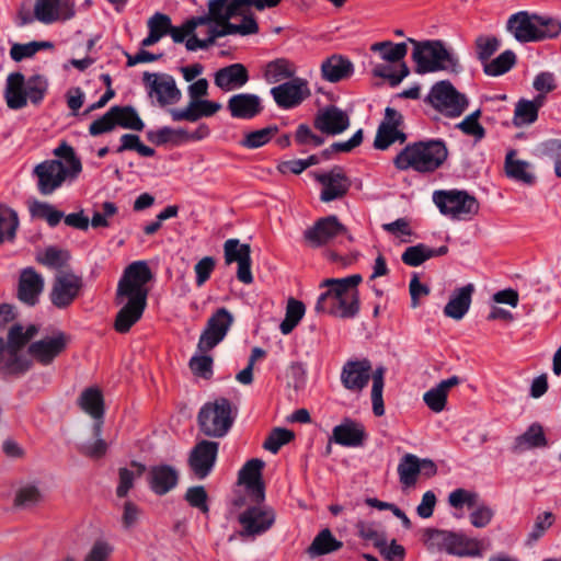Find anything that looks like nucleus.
Segmentation results:
<instances>
[{
  "mask_svg": "<svg viewBox=\"0 0 561 561\" xmlns=\"http://www.w3.org/2000/svg\"><path fill=\"white\" fill-rule=\"evenodd\" d=\"M71 337L64 331H54L28 345L27 353L33 360L42 366L50 365L68 347Z\"/></svg>",
  "mask_w": 561,
  "mask_h": 561,
  "instance_id": "obj_17",
  "label": "nucleus"
},
{
  "mask_svg": "<svg viewBox=\"0 0 561 561\" xmlns=\"http://www.w3.org/2000/svg\"><path fill=\"white\" fill-rule=\"evenodd\" d=\"M44 289V279L34 268L28 267L21 272L18 287V297L26 305L34 306Z\"/></svg>",
  "mask_w": 561,
  "mask_h": 561,
  "instance_id": "obj_29",
  "label": "nucleus"
},
{
  "mask_svg": "<svg viewBox=\"0 0 561 561\" xmlns=\"http://www.w3.org/2000/svg\"><path fill=\"white\" fill-rule=\"evenodd\" d=\"M414 49L412 59L416 64L417 73L435 72L439 70H454L458 66V59L450 54L440 41L417 42L409 38Z\"/></svg>",
  "mask_w": 561,
  "mask_h": 561,
  "instance_id": "obj_9",
  "label": "nucleus"
},
{
  "mask_svg": "<svg viewBox=\"0 0 561 561\" xmlns=\"http://www.w3.org/2000/svg\"><path fill=\"white\" fill-rule=\"evenodd\" d=\"M28 210L33 218L43 219L50 227H56L64 217L51 204L36 199L28 203Z\"/></svg>",
  "mask_w": 561,
  "mask_h": 561,
  "instance_id": "obj_47",
  "label": "nucleus"
},
{
  "mask_svg": "<svg viewBox=\"0 0 561 561\" xmlns=\"http://www.w3.org/2000/svg\"><path fill=\"white\" fill-rule=\"evenodd\" d=\"M275 519L276 514L272 507L261 505V503L249 506L238 516V522L241 526L238 536L243 539H254L270 530Z\"/></svg>",
  "mask_w": 561,
  "mask_h": 561,
  "instance_id": "obj_14",
  "label": "nucleus"
},
{
  "mask_svg": "<svg viewBox=\"0 0 561 561\" xmlns=\"http://www.w3.org/2000/svg\"><path fill=\"white\" fill-rule=\"evenodd\" d=\"M131 466L137 469L136 473L127 468H121L118 471L119 482L116 489L118 497H125L130 489H133L135 478L141 477L146 471V466L140 462L133 461Z\"/></svg>",
  "mask_w": 561,
  "mask_h": 561,
  "instance_id": "obj_54",
  "label": "nucleus"
},
{
  "mask_svg": "<svg viewBox=\"0 0 561 561\" xmlns=\"http://www.w3.org/2000/svg\"><path fill=\"white\" fill-rule=\"evenodd\" d=\"M42 500L43 494L38 485L34 483H26L16 490L14 505L21 508H28L37 505Z\"/></svg>",
  "mask_w": 561,
  "mask_h": 561,
  "instance_id": "obj_50",
  "label": "nucleus"
},
{
  "mask_svg": "<svg viewBox=\"0 0 561 561\" xmlns=\"http://www.w3.org/2000/svg\"><path fill=\"white\" fill-rule=\"evenodd\" d=\"M48 89L47 79L41 75L31 76L27 80L21 72H11L7 77L4 100L11 110H21L27 105V101L39 104Z\"/></svg>",
  "mask_w": 561,
  "mask_h": 561,
  "instance_id": "obj_8",
  "label": "nucleus"
},
{
  "mask_svg": "<svg viewBox=\"0 0 561 561\" xmlns=\"http://www.w3.org/2000/svg\"><path fill=\"white\" fill-rule=\"evenodd\" d=\"M305 305L294 298H289L286 306L285 319L282 321L279 329L285 335L289 334L300 322L305 314Z\"/></svg>",
  "mask_w": 561,
  "mask_h": 561,
  "instance_id": "obj_48",
  "label": "nucleus"
},
{
  "mask_svg": "<svg viewBox=\"0 0 561 561\" xmlns=\"http://www.w3.org/2000/svg\"><path fill=\"white\" fill-rule=\"evenodd\" d=\"M474 47L478 59L484 65L499 49L500 41L495 36L480 35L474 41Z\"/></svg>",
  "mask_w": 561,
  "mask_h": 561,
  "instance_id": "obj_58",
  "label": "nucleus"
},
{
  "mask_svg": "<svg viewBox=\"0 0 561 561\" xmlns=\"http://www.w3.org/2000/svg\"><path fill=\"white\" fill-rule=\"evenodd\" d=\"M206 354L201 353V355L193 356L188 362V366L195 376L210 379L213 376V358Z\"/></svg>",
  "mask_w": 561,
  "mask_h": 561,
  "instance_id": "obj_62",
  "label": "nucleus"
},
{
  "mask_svg": "<svg viewBox=\"0 0 561 561\" xmlns=\"http://www.w3.org/2000/svg\"><path fill=\"white\" fill-rule=\"evenodd\" d=\"M178 480V471L168 465L154 466L149 471V485L158 495H163L175 488Z\"/></svg>",
  "mask_w": 561,
  "mask_h": 561,
  "instance_id": "obj_35",
  "label": "nucleus"
},
{
  "mask_svg": "<svg viewBox=\"0 0 561 561\" xmlns=\"http://www.w3.org/2000/svg\"><path fill=\"white\" fill-rule=\"evenodd\" d=\"M35 324H30L25 330L21 324H14L9 330L8 343H4L3 353L4 375H21L32 367V362L20 355V351L37 334Z\"/></svg>",
  "mask_w": 561,
  "mask_h": 561,
  "instance_id": "obj_10",
  "label": "nucleus"
},
{
  "mask_svg": "<svg viewBox=\"0 0 561 561\" xmlns=\"http://www.w3.org/2000/svg\"><path fill=\"white\" fill-rule=\"evenodd\" d=\"M69 259L70 255L68 251L49 247L44 251L42 256L38 257V262L51 268H61L67 264Z\"/></svg>",
  "mask_w": 561,
  "mask_h": 561,
  "instance_id": "obj_61",
  "label": "nucleus"
},
{
  "mask_svg": "<svg viewBox=\"0 0 561 561\" xmlns=\"http://www.w3.org/2000/svg\"><path fill=\"white\" fill-rule=\"evenodd\" d=\"M547 439L541 425L535 423L531 424L528 430L515 440L514 450L517 453L525 451L527 449L545 447Z\"/></svg>",
  "mask_w": 561,
  "mask_h": 561,
  "instance_id": "obj_46",
  "label": "nucleus"
},
{
  "mask_svg": "<svg viewBox=\"0 0 561 561\" xmlns=\"http://www.w3.org/2000/svg\"><path fill=\"white\" fill-rule=\"evenodd\" d=\"M473 291V284H467L466 286L457 288L446 304L444 314L454 320H461L471 306Z\"/></svg>",
  "mask_w": 561,
  "mask_h": 561,
  "instance_id": "obj_34",
  "label": "nucleus"
},
{
  "mask_svg": "<svg viewBox=\"0 0 561 561\" xmlns=\"http://www.w3.org/2000/svg\"><path fill=\"white\" fill-rule=\"evenodd\" d=\"M275 103L284 110L300 105L311 95L308 81L296 77L271 89Z\"/></svg>",
  "mask_w": 561,
  "mask_h": 561,
  "instance_id": "obj_20",
  "label": "nucleus"
},
{
  "mask_svg": "<svg viewBox=\"0 0 561 561\" xmlns=\"http://www.w3.org/2000/svg\"><path fill=\"white\" fill-rule=\"evenodd\" d=\"M373 75L387 79L391 87H396L409 75V68L403 61L399 65L398 69L389 65H376L373 69Z\"/></svg>",
  "mask_w": 561,
  "mask_h": 561,
  "instance_id": "obj_55",
  "label": "nucleus"
},
{
  "mask_svg": "<svg viewBox=\"0 0 561 561\" xmlns=\"http://www.w3.org/2000/svg\"><path fill=\"white\" fill-rule=\"evenodd\" d=\"M202 28L201 24L198 23V20L196 16H193L188 20H186L181 26H172L170 24V31L168 34L171 35L172 39L175 43H182L187 37H192L193 35H196L198 37L199 30Z\"/></svg>",
  "mask_w": 561,
  "mask_h": 561,
  "instance_id": "obj_57",
  "label": "nucleus"
},
{
  "mask_svg": "<svg viewBox=\"0 0 561 561\" xmlns=\"http://www.w3.org/2000/svg\"><path fill=\"white\" fill-rule=\"evenodd\" d=\"M116 128L115 118L112 107L98 119L93 121L89 126V134L91 136H100L111 133Z\"/></svg>",
  "mask_w": 561,
  "mask_h": 561,
  "instance_id": "obj_64",
  "label": "nucleus"
},
{
  "mask_svg": "<svg viewBox=\"0 0 561 561\" xmlns=\"http://www.w3.org/2000/svg\"><path fill=\"white\" fill-rule=\"evenodd\" d=\"M75 14L72 4L60 3L59 0H36L34 7L35 18L45 24H50L59 19L68 20Z\"/></svg>",
  "mask_w": 561,
  "mask_h": 561,
  "instance_id": "obj_31",
  "label": "nucleus"
},
{
  "mask_svg": "<svg viewBox=\"0 0 561 561\" xmlns=\"http://www.w3.org/2000/svg\"><path fill=\"white\" fill-rule=\"evenodd\" d=\"M403 116L397 110L387 107L385 117L380 123L374 141V147L379 150H386L394 142L404 144L407 135L401 130Z\"/></svg>",
  "mask_w": 561,
  "mask_h": 561,
  "instance_id": "obj_21",
  "label": "nucleus"
},
{
  "mask_svg": "<svg viewBox=\"0 0 561 561\" xmlns=\"http://www.w3.org/2000/svg\"><path fill=\"white\" fill-rule=\"evenodd\" d=\"M57 159H49L38 163L34 168L37 178V190L42 195H50L69 179H76L82 170L80 159L75 149L62 141L53 151Z\"/></svg>",
  "mask_w": 561,
  "mask_h": 561,
  "instance_id": "obj_4",
  "label": "nucleus"
},
{
  "mask_svg": "<svg viewBox=\"0 0 561 561\" xmlns=\"http://www.w3.org/2000/svg\"><path fill=\"white\" fill-rule=\"evenodd\" d=\"M197 423L201 433L207 437L221 438L226 436L233 424L229 400L218 398L213 402L205 403L197 414Z\"/></svg>",
  "mask_w": 561,
  "mask_h": 561,
  "instance_id": "obj_11",
  "label": "nucleus"
},
{
  "mask_svg": "<svg viewBox=\"0 0 561 561\" xmlns=\"http://www.w3.org/2000/svg\"><path fill=\"white\" fill-rule=\"evenodd\" d=\"M225 261L227 264L238 263L237 278L243 284H251L253 276L251 272V248L249 244H241L238 239H228L224 244Z\"/></svg>",
  "mask_w": 561,
  "mask_h": 561,
  "instance_id": "obj_25",
  "label": "nucleus"
},
{
  "mask_svg": "<svg viewBox=\"0 0 561 561\" xmlns=\"http://www.w3.org/2000/svg\"><path fill=\"white\" fill-rule=\"evenodd\" d=\"M316 179L322 185L320 199L325 203L343 198L352 185L341 167H334L329 172L318 174Z\"/></svg>",
  "mask_w": 561,
  "mask_h": 561,
  "instance_id": "obj_26",
  "label": "nucleus"
},
{
  "mask_svg": "<svg viewBox=\"0 0 561 561\" xmlns=\"http://www.w3.org/2000/svg\"><path fill=\"white\" fill-rule=\"evenodd\" d=\"M481 111L477 110L473 113L467 115L460 123L456 125L462 134L472 137L476 142L482 140L485 137V128L479 123Z\"/></svg>",
  "mask_w": 561,
  "mask_h": 561,
  "instance_id": "obj_52",
  "label": "nucleus"
},
{
  "mask_svg": "<svg viewBox=\"0 0 561 561\" xmlns=\"http://www.w3.org/2000/svg\"><path fill=\"white\" fill-rule=\"evenodd\" d=\"M227 107L234 118L251 119L259 115L263 106L261 99L255 94H234L228 100Z\"/></svg>",
  "mask_w": 561,
  "mask_h": 561,
  "instance_id": "obj_32",
  "label": "nucleus"
},
{
  "mask_svg": "<svg viewBox=\"0 0 561 561\" xmlns=\"http://www.w3.org/2000/svg\"><path fill=\"white\" fill-rule=\"evenodd\" d=\"M366 438L364 426L352 420L344 419L340 425H336L332 431L330 442H334L341 446L358 447L362 446Z\"/></svg>",
  "mask_w": 561,
  "mask_h": 561,
  "instance_id": "obj_28",
  "label": "nucleus"
},
{
  "mask_svg": "<svg viewBox=\"0 0 561 561\" xmlns=\"http://www.w3.org/2000/svg\"><path fill=\"white\" fill-rule=\"evenodd\" d=\"M264 462L253 458L245 462L239 471L238 482L245 489L247 495L254 504L263 503L265 500V485L262 481V469Z\"/></svg>",
  "mask_w": 561,
  "mask_h": 561,
  "instance_id": "obj_24",
  "label": "nucleus"
},
{
  "mask_svg": "<svg viewBox=\"0 0 561 561\" xmlns=\"http://www.w3.org/2000/svg\"><path fill=\"white\" fill-rule=\"evenodd\" d=\"M447 252L448 248L446 245L433 249L424 243H419L407 248L401 255V260L405 265L415 267L432 257L445 255Z\"/></svg>",
  "mask_w": 561,
  "mask_h": 561,
  "instance_id": "obj_38",
  "label": "nucleus"
},
{
  "mask_svg": "<svg viewBox=\"0 0 561 561\" xmlns=\"http://www.w3.org/2000/svg\"><path fill=\"white\" fill-rule=\"evenodd\" d=\"M19 227L18 214L5 206H0V244L12 241Z\"/></svg>",
  "mask_w": 561,
  "mask_h": 561,
  "instance_id": "obj_49",
  "label": "nucleus"
},
{
  "mask_svg": "<svg viewBox=\"0 0 561 561\" xmlns=\"http://www.w3.org/2000/svg\"><path fill=\"white\" fill-rule=\"evenodd\" d=\"M460 381L458 376H451L426 391L423 396V400L427 408L435 413L444 411L449 390L458 386Z\"/></svg>",
  "mask_w": 561,
  "mask_h": 561,
  "instance_id": "obj_36",
  "label": "nucleus"
},
{
  "mask_svg": "<svg viewBox=\"0 0 561 561\" xmlns=\"http://www.w3.org/2000/svg\"><path fill=\"white\" fill-rule=\"evenodd\" d=\"M516 62V55L512 50H505L495 59L483 65V70L488 76L497 77L510 71Z\"/></svg>",
  "mask_w": 561,
  "mask_h": 561,
  "instance_id": "obj_51",
  "label": "nucleus"
},
{
  "mask_svg": "<svg viewBox=\"0 0 561 561\" xmlns=\"http://www.w3.org/2000/svg\"><path fill=\"white\" fill-rule=\"evenodd\" d=\"M219 443L202 439L195 444L188 456V466L198 479H205L215 467Z\"/></svg>",
  "mask_w": 561,
  "mask_h": 561,
  "instance_id": "obj_23",
  "label": "nucleus"
},
{
  "mask_svg": "<svg viewBox=\"0 0 561 561\" xmlns=\"http://www.w3.org/2000/svg\"><path fill=\"white\" fill-rule=\"evenodd\" d=\"M142 81L147 88L148 95L156 98L161 106L178 103L182 98L174 78L170 75L145 72Z\"/></svg>",
  "mask_w": 561,
  "mask_h": 561,
  "instance_id": "obj_19",
  "label": "nucleus"
},
{
  "mask_svg": "<svg viewBox=\"0 0 561 561\" xmlns=\"http://www.w3.org/2000/svg\"><path fill=\"white\" fill-rule=\"evenodd\" d=\"M249 81V72L242 64H232L218 69L214 76L215 84L229 92L242 88Z\"/></svg>",
  "mask_w": 561,
  "mask_h": 561,
  "instance_id": "obj_30",
  "label": "nucleus"
},
{
  "mask_svg": "<svg viewBox=\"0 0 561 561\" xmlns=\"http://www.w3.org/2000/svg\"><path fill=\"white\" fill-rule=\"evenodd\" d=\"M276 126H268L262 129H257L247 134L240 141V145L249 149L259 148L267 144L276 135Z\"/></svg>",
  "mask_w": 561,
  "mask_h": 561,
  "instance_id": "obj_56",
  "label": "nucleus"
},
{
  "mask_svg": "<svg viewBox=\"0 0 561 561\" xmlns=\"http://www.w3.org/2000/svg\"><path fill=\"white\" fill-rule=\"evenodd\" d=\"M385 371L386 369L383 367H378L373 371L371 363L367 358L347 360L341 371L342 385L345 389L355 393L362 392L371 378V402L373 411L376 416H382L385 414L382 399Z\"/></svg>",
  "mask_w": 561,
  "mask_h": 561,
  "instance_id": "obj_5",
  "label": "nucleus"
},
{
  "mask_svg": "<svg viewBox=\"0 0 561 561\" xmlns=\"http://www.w3.org/2000/svg\"><path fill=\"white\" fill-rule=\"evenodd\" d=\"M208 12L196 16L202 28L185 42L190 51L207 49L219 37L228 35H253L259 32V24L252 14H243L242 0H209Z\"/></svg>",
  "mask_w": 561,
  "mask_h": 561,
  "instance_id": "obj_1",
  "label": "nucleus"
},
{
  "mask_svg": "<svg viewBox=\"0 0 561 561\" xmlns=\"http://www.w3.org/2000/svg\"><path fill=\"white\" fill-rule=\"evenodd\" d=\"M321 72L327 81L339 82L352 75L353 65L348 59L333 55L322 62Z\"/></svg>",
  "mask_w": 561,
  "mask_h": 561,
  "instance_id": "obj_37",
  "label": "nucleus"
},
{
  "mask_svg": "<svg viewBox=\"0 0 561 561\" xmlns=\"http://www.w3.org/2000/svg\"><path fill=\"white\" fill-rule=\"evenodd\" d=\"M78 404L82 411L88 413L94 420H101L104 415V399L99 388L90 387L84 389L79 399Z\"/></svg>",
  "mask_w": 561,
  "mask_h": 561,
  "instance_id": "obj_39",
  "label": "nucleus"
},
{
  "mask_svg": "<svg viewBox=\"0 0 561 561\" xmlns=\"http://www.w3.org/2000/svg\"><path fill=\"white\" fill-rule=\"evenodd\" d=\"M294 437L295 435L291 431L277 427L271 432L268 437L265 439L263 447L266 450L276 454L282 446L288 444L290 440L294 439Z\"/></svg>",
  "mask_w": 561,
  "mask_h": 561,
  "instance_id": "obj_59",
  "label": "nucleus"
},
{
  "mask_svg": "<svg viewBox=\"0 0 561 561\" xmlns=\"http://www.w3.org/2000/svg\"><path fill=\"white\" fill-rule=\"evenodd\" d=\"M421 471L420 459L415 455L405 454L398 465V474L402 486L405 489L414 486Z\"/></svg>",
  "mask_w": 561,
  "mask_h": 561,
  "instance_id": "obj_43",
  "label": "nucleus"
},
{
  "mask_svg": "<svg viewBox=\"0 0 561 561\" xmlns=\"http://www.w3.org/2000/svg\"><path fill=\"white\" fill-rule=\"evenodd\" d=\"M370 50L378 53L383 61L389 64H397L404 59L408 54L407 43H393L391 41H385L374 43L370 46Z\"/></svg>",
  "mask_w": 561,
  "mask_h": 561,
  "instance_id": "obj_45",
  "label": "nucleus"
},
{
  "mask_svg": "<svg viewBox=\"0 0 561 561\" xmlns=\"http://www.w3.org/2000/svg\"><path fill=\"white\" fill-rule=\"evenodd\" d=\"M297 72L296 65L287 58H277L270 61L264 71V78L270 83H278L284 80H291Z\"/></svg>",
  "mask_w": 561,
  "mask_h": 561,
  "instance_id": "obj_40",
  "label": "nucleus"
},
{
  "mask_svg": "<svg viewBox=\"0 0 561 561\" xmlns=\"http://www.w3.org/2000/svg\"><path fill=\"white\" fill-rule=\"evenodd\" d=\"M153 275L145 261L129 264L117 284L115 304L121 306L114 321L118 333H127L142 317L147 306L149 289L147 284Z\"/></svg>",
  "mask_w": 561,
  "mask_h": 561,
  "instance_id": "obj_2",
  "label": "nucleus"
},
{
  "mask_svg": "<svg viewBox=\"0 0 561 561\" xmlns=\"http://www.w3.org/2000/svg\"><path fill=\"white\" fill-rule=\"evenodd\" d=\"M506 27L516 41L530 43L558 36L561 22L550 16L520 11L510 16Z\"/></svg>",
  "mask_w": 561,
  "mask_h": 561,
  "instance_id": "obj_7",
  "label": "nucleus"
},
{
  "mask_svg": "<svg viewBox=\"0 0 561 561\" xmlns=\"http://www.w3.org/2000/svg\"><path fill=\"white\" fill-rule=\"evenodd\" d=\"M232 322L233 316L228 309L224 307L217 309L207 320L206 327L199 336L198 352L208 353L217 346L227 335Z\"/></svg>",
  "mask_w": 561,
  "mask_h": 561,
  "instance_id": "obj_18",
  "label": "nucleus"
},
{
  "mask_svg": "<svg viewBox=\"0 0 561 561\" xmlns=\"http://www.w3.org/2000/svg\"><path fill=\"white\" fill-rule=\"evenodd\" d=\"M538 118V111L529 100L522 99L515 105L513 124L516 127L530 125Z\"/></svg>",
  "mask_w": 561,
  "mask_h": 561,
  "instance_id": "obj_53",
  "label": "nucleus"
},
{
  "mask_svg": "<svg viewBox=\"0 0 561 561\" xmlns=\"http://www.w3.org/2000/svg\"><path fill=\"white\" fill-rule=\"evenodd\" d=\"M426 536L436 541L449 554L458 557H476L481 554V541L463 534L427 529Z\"/></svg>",
  "mask_w": 561,
  "mask_h": 561,
  "instance_id": "obj_16",
  "label": "nucleus"
},
{
  "mask_svg": "<svg viewBox=\"0 0 561 561\" xmlns=\"http://www.w3.org/2000/svg\"><path fill=\"white\" fill-rule=\"evenodd\" d=\"M362 280L360 274L323 279L320 288H325V291L319 296L314 310L341 319L356 317L360 307L358 285Z\"/></svg>",
  "mask_w": 561,
  "mask_h": 561,
  "instance_id": "obj_3",
  "label": "nucleus"
},
{
  "mask_svg": "<svg viewBox=\"0 0 561 561\" xmlns=\"http://www.w3.org/2000/svg\"><path fill=\"white\" fill-rule=\"evenodd\" d=\"M313 124L324 134L339 135L348 128L350 117L341 108L330 105L318 112Z\"/></svg>",
  "mask_w": 561,
  "mask_h": 561,
  "instance_id": "obj_27",
  "label": "nucleus"
},
{
  "mask_svg": "<svg viewBox=\"0 0 561 561\" xmlns=\"http://www.w3.org/2000/svg\"><path fill=\"white\" fill-rule=\"evenodd\" d=\"M339 236H346L351 242L354 240L352 234L348 233L347 228L335 215L319 218L311 227L304 231V240L310 248L328 245Z\"/></svg>",
  "mask_w": 561,
  "mask_h": 561,
  "instance_id": "obj_15",
  "label": "nucleus"
},
{
  "mask_svg": "<svg viewBox=\"0 0 561 561\" xmlns=\"http://www.w3.org/2000/svg\"><path fill=\"white\" fill-rule=\"evenodd\" d=\"M425 102L446 117H459L468 107L467 96L456 90L447 80L436 82L430 90Z\"/></svg>",
  "mask_w": 561,
  "mask_h": 561,
  "instance_id": "obj_13",
  "label": "nucleus"
},
{
  "mask_svg": "<svg viewBox=\"0 0 561 561\" xmlns=\"http://www.w3.org/2000/svg\"><path fill=\"white\" fill-rule=\"evenodd\" d=\"M556 516L551 512H543L536 516L531 531L528 534L529 541H537L553 525Z\"/></svg>",
  "mask_w": 561,
  "mask_h": 561,
  "instance_id": "obj_63",
  "label": "nucleus"
},
{
  "mask_svg": "<svg viewBox=\"0 0 561 561\" xmlns=\"http://www.w3.org/2000/svg\"><path fill=\"white\" fill-rule=\"evenodd\" d=\"M221 105L209 100L190 101L185 108L172 110L171 117L174 122L187 121L196 122L202 117H210L215 115Z\"/></svg>",
  "mask_w": 561,
  "mask_h": 561,
  "instance_id": "obj_33",
  "label": "nucleus"
},
{
  "mask_svg": "<svg viewBox=\"0 0 561 561\" xmlns=\"http://www.w3.org/2000/svg\"><path fill=\"white\" fill-rule=\"evenodd\" d=\"M433 202L442 215L453 220H470L480 209L479 201L467 191L460 190L435 191Z\"/></svg>",
  "mask_w": 561,
  "mask_h": 561,
  "instance_id": "obj_12",
  "label": "nucleus"
},
{
  "mask_svg": "<svg viewBox=\"0 0 561 561\" xmlns=\"http://www.w3.org/2000/svg\"><path fill=\"white\" fill-rule=\"evenodd\" d=\"M448 149L444 140L431 139L407 145L393 159L400 171L412 169L419 173H432L447 160Z\"/></svg>",
  "mask_w": 561,
  "mask_h": 561,
  "instance_id": "obj_6",
  "label": "nucleus"
},
{
  "mask_svg": "<svg viewBox=\"0 0 561 561\" xmlns=\"http://www.w3.org/2000/svg\"><path fill=\"white\" fill-rule=\"evenodd\" d=\"M112 111L116 127L119 126L136 131H141L145 128V123L133 106L114 105L112 106Z\"/></svg>",
  "mask_w": 561,
  "mask_h": 561,
  "instance_id": "obj_44",
  "label": "nucleus"
},
{
  "mask_svg": "<svg viewBox=\"0 0 561 561\" xmlns=\"http://www.w3.org/2000/svg\"><path fill=\"white\" fill-rule=\"evenodd\" d=\"M515 154V150H510L506 154L504 165L506 175L527 185L534 184L536 176L528 171L529 163L524 160L514 159Z\"/></svg>",
  "mask_w": 561,
  "mask_h": 561,
  "instance_id": "obj_41",
  "label": "nucleus"
},
{
  "mask_svg": "<svg viewBox=\"0 0 561 561\" xmlns=\"http://www.w3.org/2000/svg\"><path fill=\"white\" fill-rule=\"evenodd\" d=\"M342 547L343 542L337 540L329 528H324L313 538L307 552L311 557H319L335 552Z\"/></svg>",
  "mask_w": 561,
  "mask_h": 561,
  "instance_id": "obj_42",
  "label": "nucleus"
},
{
  "mask_svg": "<svg viewBox=\"0 0 561 561\" xmlns=\"http://www.w3.org/2000/svg\"><path fill=\"white\" fill-rule=\"evenodd\" d=\"M83 287L82 278L73 273H61L54 279L49 294L51 304L58 309L68 308Z\"/></svg>",
  "mask_w": 561,
  "mask_h": 561,
  "instance_id": "obj_22",
  "label": "nucleus"
},
{
  "mask_svg": "<svg viewBox=\"0 0 561 561\" xmlns=\"http://www.w3.org/2000/svg\"><path fill=\"white\" fill-rule=\"evenodd\" d=\"M113 552L114 546L110 541L98 539L85 553L83 561H110Z\"/></svg>",
  "mask_w": 561,
  "mask_h": 561,
  "instance_id": "obj_60",
  "label": "nucleus"
}]
</instances>
